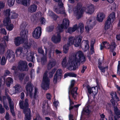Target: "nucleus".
Wrapping results in <instances>:
<instances>
[{"instance_id": "f257e3e1", "label": "nucleus", "mask_w": 120, "mask_h": 120, "mask_svg": "<svg viewBox=\"0 0 120 120\" xmlns=\"http://www.w3.org/2000/svg\"><path fill=\"white\" fill-rule=\"evenodd\" d=\"M73 58L70 60L68 67L69 70H75L78 69L81 64H84L86 60V57L82 52L79 51L73 55Z\"/></svg>"}, {"instance_id": "f03ea898", "label": "nucleus", "mask_w": 120, "mask_h": 120, "mask_svg": "<svg viewBox=\"0 0 120 120\" xmlns=\"http://www.w3.org/2000/svg\"><path fill=\"white\" fill-rule=\"evenodd\" d=\"M19 107L20 109L23 110V113L25 114L26 119L25 120H30L31 119V111L29 108V101L26 98L24 101L20 100L19 102Z\"/></svg>"}, {"instance_id": "7ed1b4c3", "label": "nucleus", "mask_w": 120, "mask_h": 120, "mask_svg": "<svg viewBox=\"0 0 120 120\" xmlns=\"http://www.w3.org/2000/svg\"><path fill=\"white\" fill-rule=\"evenodd\" d=\"M82 39L81 36H79V38L75 39L74 37H70L69 38V42L67 45H65L63 47V52L65 54L67 53L69 49V47L70 44H73L76 47L80 46L81 44Z\"/></svg>"}, {"instance_id": "20e7f679", "label": "nucleus", "mask_w": 120, "mask_h": 120, "mask_svg": "<svg viewBox=\"0 0 120 120\" xmlns=\"http://www.w3.org/2000/svg\"><path fill=\"white\" fill-rule=\"evenodd\" d=\"M48 72H45L43 77V80L41 85V87L43 89L46 91L49 88L50 79L48 77Z\"/></svg>"}, {"instance_id": "39448f33", "label": "nucleus", "mask_w": 120, "mask_h": 120, "mask_svg": "<svg viewBox=\"0 0 120 120\" xmlns=\"http://www.w3.org/2000/svg\"><path fill=\"white\" fill-rule=\"evenodd\" d=\"M115 19V12H113L109 15L105 23L104 29L105 30H107L110 28L111 23H112Z\"/></svg>"}, {"instance_id": "423d86ee", "label": "nucleus", "mask_w": 120, "mask_h": 120, "mask_svg": "<svg viewBox=\"0 0 120 120\" xmlns=\"http://www.w3.org/2000/svg\"><path fill=\"white\" fill-rule=\"evenodd\" d=\"M17 68L21 71H27L29 69L27 63L24 60H20L19 62Z\"/></svg>"}, {"instance_id": "0eeeda50", "label": "nucleus", "mask_w": 120, "mask_h": 120, "mask_svg": "<svg viewBox=\"0 0 120 120\" xmlns=\"http://www.w3.org/2000/svg\"><path fill=\"white\" fill-rule=\"evenodd\" d=\"M70 22L67 18L64 19L62 22V24L60 25H59L58 27V29L60 32L63 31V29H67L69 25Z\"/></svg>"}, {"instance_id": "6e6552de", "label": "nucleus", "mask_w": 120, "mask_h": 120, "mask_svg": "<svg viewBox=\"0 0 120 120\" xmlns=\"http://www.w3.org/2000/svg\"><path fill=\"white\" fill-rule=\"evenodd\" d=\"M82 5L79 3L77 4L75 8L74 12L76 13L78 19L80 18L82 16L84 10L81 8Z\"/></svg>"}, {"instance_id": "1a4fd4ad", "label": "nucleus", "mask_w": 120, "mask_h": 120, "mask_svg": "<svg viewBox=\"0 0 120 120\" xmlns=\"http://www.w3.org/2000/svg\"><path fill=\"white\" fill-rule=\"evenodd\" d=\"M44 102H44L43 103L42 112L44 115H45L48 114L49 112L52 110L49 106V104L48 103V101L47 100L45 101Z\"/></svg>"}, {"instance_id": "9d476101", "label": "nucleus", "mask_w": 120, "mask_h": 120, "mask_svg": "<svg viewBox=\"0 0 120 120\" xmlns=\"http://www.w3.org/2000/svg\"><path fill=\"white\" fill-rule=\"evenodd\" d=\"M26 25L24 23H22L20 26V29L22 30L20 33L21 36L24 37V38H26L27 37V35L28 31L27 30H25Z\"/></svg>"}, {"instance_id": "9b49d317", "label": "nucleus", "mask_w": 120, "mask_h": 120, "mask_svg": "<svg viewBox=\"0 0 120 120\" xmlns=\"http://www.w3.org/2000/svg\"><path fill=\"white\" fill-rule=\"evenodd\" d=\"M41 27L38 26L35 28L32 33L33 37L35 38L39 39L42 33Z\"/></svg>"}, {"instance_id": "f8f14e48", "label": "nucleus", "mask_w": 120, "mask_h": 120, "mask_svg": "<svg viewBox=\"0 0 120 120\" xmlns=\"http://www.w3.org/2000/svg\"><path fill=\"white\" fill-rule=\"evenodd\" d=\"M10 21V17H7L4 20L3 23L4 25L6 26V28L8 30L11 31L13 29L14 26L12 24H11L9 25Z\"/></svg>"}, {"instance_id": "ddd939ff", "label": "nucleus", "mask_w": 120, "mask_h": 120, "mask_svg": "<svg viewBox=\"0 0 120 120\" xmlns=\"http://www.w3.org/2000/svg\"><path fill=\"white\" fill-rule=\"evenodd\" d=\"M21 37H17L15 38L14 43L16 46H19L21 44H22L26 40H27V37L26 38L24 37L21 36Z\"/></svg>"}, {"instance_id": "4468645a", "label": "nucleus", "mask_w": 120, "mask_h": 120, "mask_svg": "<svg viewBox=\"0 0 120 120\" xmlns=\"http://www.w3.org/2000/svg\"><path fill=\"white\" fill-rule=\"evenodd\" d=\"M110 95L112 99L110 100V101L114 105L116 101H119V98L117 96V94L115 92L112 91L111 92Z\"/></svg>"}, {"instance_id": "2eb2a0df", "label": "nucleus", "mask_w": 120, "mask_h": 120, "mask_svg": "<svg viewBox=\"0 0 120 120\" xmlns=\"http://www.w3.org/2000/svg\"><path fill=\"white\" fill-rule=\"evenodd\" d=\"M5 95L6 96L7 99L8 101L11 112L12 113L13 112H14V104L13 102L12 101V99L6 93Z\"/></svg>"}, {"instance_id": "dca6fc26", "label": "nucleus", "mask_w": 120, "mask_h": 120, "mask_svg": "<svg viewBox=\"0 0 120 120\" xmlns=\"http://www.w3.org/2000/svg\"><path fill=\"white\" fill-rule=\"evenodd\" d=\"M26 90L27 92H29V96L30 97L32 98H33V94L32 91L33 90V87L31 84L30 83H27L26 86Z\"/></svg>"}, {"instance_id": "f3484780", "label": "nucleus", "mask_w": 120, "mask_h": 120, "mask_svg": "<svg viewBox=\"0 0 120 120\" xmlns=\"http://www.w3.org/2000/svg\"><path fill=\"white\" fill-rule=\"evenodd\" d=\"M71 89L70 88L69 89V93L71 94L72 97L74 100H76L77 99L76 97L78 95L77 90L78 88L77 87H76L73 88L71 90Z\"/></svg>"}, {"instance_id": "a211bd4d", "label": "nucleus", "mask_w": 120, "mask_h": 120, "mask_svg": "<svg viewBox=\"0 0 120 120\" xmlns=\"http://www.w3.org/2000/svg\"><path fill=\"white\" fill-rule=\"evenodd\" d=\"M62 72L61 69H59L56 71V73L55 74L53 78V81L55 84L57 83V80L59 77H60L62 74Z\"/></svg>"}, {"instance_id": "6ab92c4d", "label": "nucleus", "mask_w": 120, "mask_h": 120, "mask_svg": "<svg viewBox=\"0 0 120 120\" xmlns=\"http://www.w3.org/2000/svg\"><path fill=\"white\" fill-rule=\"evenodd\" d=\"M61 39V37L60 35L58 34L56 36L55 35H53L52 36L51 40L53 43L56 44L60 41Z\"/></svg>"}, {"instance_id": "aec40b11", "label": "nucleus", "mask_w": 120, "mask_h": 120, "mask_svg": "<svg viewBox=\"0 0 120 120\" xmlns=\"http://www.w3.org/2000/svg\"><path fill=\"white\" fill-rule=\"evenodd\" d=\"M114 105L112 104L113 107V110L114 112L116 115L114 117H116L117 118H120V110L116 106H115V103L114 104Z\"/></svg>"}, {"instance_id": "412c9836", "label": "nucleus", "mask_w": 120, "mask_h": 120, "mask_svg": "<svg viewBox=\"0 0 120 120\" xmlns=\"http://www.w3.org/2000/svg\"><path fill=\"white\" fill-rule=\"evenodd\" d=\"M56 64L55 61L53 60H49L47 65V69L49 70H50Z\"/></svg>"}, {"instance_id": "4be33fe9", "label": "nucleus", "mask_w": 120, "mask_h": 120, "mask_svg": "<svg viewBox=\"0 0 120 120\" xmlns=\"http://www.w3.org/2000/svg\"><path fill=\"white\" fill-rule=\"evenodd\" d=\"M37 9V6L35 4L30 6L28 8V11L31 13H32L36 12Z\"/></svg>"}, {"instance_id": "5701e85b", "label": "nucleus", "mask_w": 120, "mask_h": 120, "mask_svg": "<svg viewBox=\"0 0 120 120\" xmlns=\"http://www.w3.org/2000/svg\"><path fill=\"white\" fill-rule=\"evenodd\" d=\"M105 17V15L103 13H99L97 15V20L99 22H102Z\"/></svg>"}, {"instance_id": "b1692460", "label": "nucleus", "mask_w": 120, "mask_h": 120, "mask_svg": "<svg viewBox=\"0 0 120 120\" xmlns=\"http://www.w3.org/2000/svg\"><path fill=\"white\" fill-rule=\"evenodd\" d=\"M15 55L14 53L11 50H8L6 54V58L7 59H10V58Z\"/></svg>"}, {"instance_id": "393cba45", "label": "nucleus", "mask_w": 120, "mask_h": 120, "mask_svg": "<svg viewBox=\"0 0 120 120\" xmlns=\"http://www.w3.org/2000/svg\"><path fill=\"white\" fill-rule=\"evenodd\" d=\"M15 53L17 56H20L23 54V48L21 47L17 48L16 49Z\"/></svg>"}, {"instance_id": "a878e982", "label": "nucleus", "mask_w": 120, "mask_h": 120, "mask_svg": "<svg viewBox=\"0 0 120 120\" xmlns=\"http://www.w3.org/2000/svg\"><path fill=\"white\" fill-rule=\"evenodd\" d=\"M35 57L34 56V54L31 53L30 55H28L26 57L27 60L29 62H34V60Z\"/></svg>"}, {"instance_id": "bb28decb", "label": "nucleus", "mask_w": 120, "mask_h": 120, "mask_svg": "<svg viewBox=\"0 0 120 120\" xmlns=\"http://www.w3.org/2000/svg\"><path fill=\"white\" fill-rule=\"evenodd\" d=\"M12 78L11 77H8L6 79V84L8 87H10L11 84H12L13 82Z\"/></svg>"}, {"instance_id": "cd10ccee", "label": "nucleus", "mask_w": 120, "mask_h": 120, "mask_svg": "<svg viewBox=\"0 0 120 120\" xmlns=\"http://www.w3.org/2000/svg\"><path fill=\"white\" fill-rule=\"evenodd\" d=\"M110 45L111 48L110 49V51L111 52H113L116 48L117 45L115 41H113L111 43Z\"/></svg>"}, {"instance_id": "c85d7f7f", "label": "nucleus", "mask_w": 120, "mask_h": 120, "mask_svg": "<svg viewBox=\"0 0 120 120\" xmlns=\"http://www.w3.org/2000/svg\"><path fill=\"white\" fill-rule=\"evenodd\" d=\"M31 2L30 0H23L21 4L26 7L29 6Z\"/></svg>"}, {"instance_id": "c756f323", "label": "nucleus", "mask_w": 120, "mask_h": 120, "mask_svg": "<svg viewBox=\"0 0 120 120\" xmlns=\"http://www.w3.org/2000/svg\"><path fill=\"white\" fill-rule=\"evenodd\" d=\"M15 90L14 92L15 93H18L20 91L21 87L18 84H16L15 86L14 87Z\"/></svg>"}, {"instance_id": "7c9ffc66", "label": "nucleus", "mask_w": 120, "mask_h": 120, "mask_svg": "<svg viewBox=\"0 0 120 120\" xmlns=\"http://www.w3.org/2000/svg\"><path fill=\"white\" fill-rule=\"evenodd\" d=\"M41 64L44 65L47 61L46 56L45 55H43L42 57L41 58Z\"/></svg>"}, {"instance_id": "2f4dec72", "label": "nucleus", "mask_w": 120, "mask_h": 120, "mask_svg": "<svg viewBox=\"0 0 120 120\" xmlns=\"http://www.w3.org/2000/svg\"><path fill=\"white\" fill-rule=\"evenodd\" d=\"M61 64L62 66L63 67H65L66 66L67 64L66 57H64L63 59L62 62Z\"/></svg>"}, {"instance_id": "473e14b6", "label": "nucleus", "mask_w": 120, "mask_h": 120, "mask_svg": "<svg viewBox=\"0 0 120 120\" xmlns=\"http://www.w3.org/2000/svg\"><path fill=\"white\" fill-rule=\"evenodd\" d=\"M102 44L104 45H106V46H105V48L106 49H110L111 47L110 45L109 42L106 41H103L102 42Z\"/></svg>"}, {"instance_id": "72a5a7b5", "label": "nucleus", "mask_w": 120, "mask_h": 120, "mask_svg": "<svg viewBox=\"0 0 120 120\" xmlns=\"http://www.w3.org/2000/svg\"><path fill=\"white\" fill-rule=\"evenodd\" d=\"M79 28L80 30V33L82 34L83 32L84 26L83 24L82 23H80L79 25Z\"/></svg>"}, {"instance_id": "f704fd0d", "label": "nucleus", "mask_w": 120, "mask_h": 120, "mask_svg": "<svg viewBox=\"0 0 120 120\" xmlns=\"http://www.w3.org/2000/svg\"><path fill=\"white\" fill-rule=\"evenodd\" d=\"M25 75V74L24 73H19L18 76L19 80L21 81H22Z\"/></svg>"}, {"instance_id": "c9c22d12", "label": "nucleus", "mask_w": 120, "mask_h": 120, "mask_svg": "<svg viewBox=\"0 0 120 120\" xmlns=\"http://www.w3.org/2000/svg\"><path fill=\"white\" fill-rule=\"evenodd\" d=\"M85 49H88L89 48V41L88 40L84 41V45Z\"/></svg>"}, {"instance_id": "e433bc0d", "label": "nucleus", "mask_w": 120, "mask_h": 120, "mask_svg": "<svg viewBox=\"0 0 120 120\" xmlns=\"http://www.w3.org/2000/svg\"><path fill=\"white\" fill-rule=\"evenodd\" d=\"M49 15L50 16H51L54 20H56L57 19V16L52 12H51Z\"/></svg>"}, {"instance_id": "4c0bfd02", "label": "nucleus", "mask_w": 120, "mask_h": 120, "mask_svg": "<svg viewBox=\"0 0 120 120\" xmlns=\"http://www.w3.org/2000/svg\"><path fill=\"white\" fill-rule=\"evenodd\" d=\"M56 70V68H54L52 69L51 71L49 73V77L50 78H51L53 77V74Z\"/></svg>"}, {"instance_id": "58836bf2", "label": "nucleus", "mask_w": 120, "mask_h": 120, "mask_svg": "<svg viewBox=\"0 0 120 120\" xmlns=\"http://www.w3.org/2000/svg\"><path fill=\"white\" fill-rule=\"evenodd\" d=\"M15 0H8V5L10 7L13 6L14 4Z\"/></svg>"}, {"instance_id": "ea45409f", "label": "nucleus", "mask_w": 120, "mask_h": 120, "mask_svg": "<svg viewBox=\"0 0 120 120\" xmlns=\"http://www.w3.org/2000/svg\"><path fill=\"white\" fill-rule=\"evenodd\" d=\"M11 69L12 70H14V73L15 74H16L18 72V69L16 66H13L12 67Z\"/></svg>"}, {"instance_id": "a19ab883", "label": "nucleus", "mask_w": 120, "mask_h": 120, "mask_svg": "<svg viewBox=\"0 0 120 120\" xmlns=\"http://www.w3.org/2000/svg\"><path fill=\"white\" fill-rule=\"evenodd\" d=\"M31 46V44L27 42H25L24 44V47L25 49H30Z\"/></svg>"}, {"instance_id": "79ce46f5", "label": "nucleus", "mask_w": 120, "mask_h": 120, "mask_svg": "<svg viewBox=\"0 0 120 120\" xmlns=\"http://www.w3.org/2000/svg\"><path fill=\"white\" fill-rule=\"evenodd\" d=\"M33 120H43V119L39 114H37L36 115L35 118L33 119Z\"/></svg>"}, {"instance_id": "37998d69", "label": "nucleus", "mask_w": 120, "mask_h": 120, "mask_svg": "<svg viewBox=\"0 0 120 120\" xmlns=\"http://www.w3.org/2000/svg\"><path fill=\"white\" fill-rule=\"evenodd\" d=\"M86 88L87 89L88 92L90 94L92 93H94V91L92 90V88L90 87L89 85L86 86Z\"/></svg>"}, {"instance_id": "c03bdc74", "label": "nucleus", "mask_w": 120, "mask_h": 120, "mask_svg": "<svg viewBox=\"0 0 120 120\" xmlns=\"http://www.w3.org/2000/svg\"><path fill=\"white\" fill-rule=\"evenodd\" d=\"M6 60L5 57L3 56L1 60V65H4L6 63Z\"/></svg>"}, {"instance_id": "a18cd8bd", "label": "nucleus", "mask_w": 120, "mask_h": 120, "mask_svg": "<svg viewBox=\"0 0 120 120\" xmlns=\"http://www.w3.org/2000/svg\"><path fill=\"white\" fill-rule=\"evenodd\" d=\"M38 52L39 54H41L43 55H44V51L41 47H39L38 48Z\"/></svg>"}, {"instance_id": "49530a36", "label": "nucleus", "mask_w": 120, "mask_h": 120, "mask_svg": "<svg viewBox=\"0 0 120 120\" xmlns=\"http://www.w3.org/2000/svg\"><path fill=\"white\" fill-rule=\"evenodd\" d=\"M5 51L4 45L2 44H0V52H3Z\"/></svg>"}, {"instance_id": "de8ad7c7", "label": "nucleus", "mask_w": 120, "mask_h": 120, "mask_svg": "<svg viewBox=\"0 0 120 120\" xmlns=\"http://www.w3.org/2000/svg\"><path fill=\"white\" fill-rule=\"evenodd\" d=\"M83 111L84 112L87 113L88 114H89L91 112V110L89 109L87 107H86Z\"/></svg>"}, {"instance_id": "09e8293b", "label": "nucleus", "mask_w": 120, "mask_h": 120, "mask_svg": "<svg viewBox=\"0 0 120 120\" xmlns=\"http://www.w3.org/2000/svg\"><path fill=\"white\" fill-rule=\"evenodd\" d=\"M10 9H6L4 11L5 14L7 16H8V17H9L10 15Z\"/></svg>"}, {"instance_id": "8fccbe9b", "label": "nucleus", "mask_w": 120, "mask_h": 120, "mask_svg": "<svg viewBox=\"0 0 120 120\" xmlns=\"http://www.w3.org/2000/svg\"><path fill=\"white\" fill-rule=\"evenodd\" d=\"M5 112L4 109L3 107L2 104H0V113L2 114Z\"/></svg>"}, {"instance_id": "3c124183", "label": "nucleus", "mask_w": 120, "mask_h": 120, "mask_svg": "<svg viewBox=\"0 0 120 120\" xmlns=\"http://www.w3.org/2000/svg\"><path fill=\"white\" fill-rule=\"evenodd\" d=\"M98 68L101 70V72H105V69H106V67H105L102 66V65L101 66H98Z\"/></svg>"}, {"instance_id": "603ef678", "label": "nucleus", "mask_w": 120, "mask_h": 120, "mask_svg": "<svg viewBox=\"0 0 120 120\" xmlns=\"http://www.w3.org/2000/svg\"><path fill=\"white\" fill-rule=\"evenodd\" d=\"M10 74L11 72L8 70H6L5 71L4 75L2 76H4L5 78L6 76L9 75Z\"/></svg>"}, {"instance_id": "864d4df0", "label": "nucleus", "mask_w": 120, "mask_h": 120, "mask_svg": "<svg viewBox=\"0 0 120 120\" xmlns=\"http://www.w3.org/2000/svg\"><path fill=\"white\" fill-rule=\"evenodd\" d=\"M54 28V26H50L47 28V30L49 32H51Z\"/></svg>"}, {"instance_id": "5fc2aeb1", "label": "nucleus", "mask_w": 120, "mask_h": 120, "mask_svg": "<svg viewBox=\"0 0 120 120\" xmlns=\"http://www.w3.org/2000/svg\"><path fill=\"white\" fill-rule=\"evenodd\" d=\"M68 75L69 77H76L77 76L76 74L73 72L69 73Z\"/></svg>"}, {"instance_id": "6e6d98bb", "label": "nucleus", "mask_w": 120, "mask_h": 120, "mask_svg": "<svg viewBox=\"0 0 120 120\" xmlns=\"http://www.w3.org/2000/svg\"><path fill=\"white\" fill-rule=\"evenodd\" d=\"M78 27L77 25V24H75L74 25L72 28V30L73 32L77 30L78 28Z\"/></svg>"}, {"instance_id": "4d7b16f0", "label": "nucleus", "mask_w": 120, "mask_h": 120, "mask_svg": "<svg viewBox=\"0 0 120 120\" xmlns=\"http://www.w3.org/2000/svg\"><path fill=\"white\" fill-rule=\"evenodd\" d=\"M75 83V81L74 80H72L71 82V85L69 89L72 88L74 86Z\"/></svg>"}, {"instance_id": "13d9d810", "label": "nucleus", "mask_w": 120, "mask_h": 120, "mask_svg": "<svg viewBox=\"0 0 120 120\" xmlns=\"http://www.w3.org/2000/svg\"><path fill=\"white\" fill-rule=\"evenodd\" d=\"M40 22L41 24H45V19L43 17H42L41 18Z\"/></svg>"}, {"instance_id": "bf43d9fd", "label": "nucleus", "mask_w": 120, "mask_h": 120, "mask_svg": "<svg viewBox=\"0 0 120 120\" xmlns=\"http://www.w3.org/2000/svg\"><path fill=\"white\" fill-rule=\"evenodd\" d=\"M55 11L58 14H62L64 12V11H61L60 9L57 8H55Z\"/></svg>"}, {"instance_id": "052dcab7", "label": "nucleus", "mask_w": 120, "mask_h": 120, "mask_svg": "<svg viewBox=\"0 0 120 120\" xmlns=\"http://www.w3.org/2000/svg\"><path fill=\"white\" fill-rule=\"evenodd\" d=\"M94 8H90L88 11V13L91 14L94 11Z\"/></svg>"}, {"instance_id": "680f3d73", "label": "nucleus", "mask_w": 120, "mask_h": 120, "mask_svg": "<svg viewBox=\"0 0 120 120\" xmlns=\"http://www.w3.org/2000/svg\"><path fill=\"white\" fill-rule=\"evenodd\" d=\"M49 114L53 117H54L56 115V114L55 112L51 110L49 112Z\"/></svg>"}, {"instance_id": "e2e57ef3", "label": "nucleus", "mask_w": 120, "mask_h": 120, "mask_svg": "<svg viewBox=\"0 0 120 120\" xmlns=\"http://www.w3.org/2000/svg\"><path fill=\"white\" fill-rule=\"evenodd\" d=\"M117 72H119L120 75V61H118V64L117 67Z\"/></svg>"}, {"instance_id": "0e129e2a", "label": "nucleus", "mask_w": 120, "mask_h": 120, "mask_svg": "<svg viewBox=\"0 0 120 120\" xmlns=\"http://www.w3.org/2000/svg\"><path fill=\"white\" fill-rule=\"evenodd\" d=\"M2 79H3V80H4V81H5V78H4V76H0V87L2 86Z\"/></svg>"}, {"instance_id": "69168bd1", "label": "nucleus", "mask_w": 120, "mask_h": 120, "mask_svg": "<svg viewBox=\"0 0 120 120\" xmlns=\"http://www.w3.org/2000/svg\"><path fill=\"white\" fill-rule=\"evenodd\" d=\"M38 89L37 88H35V89L34 92V99L36 98V95L38 92Z\"/></svg>"}, {"instance_id": "338daca9", "label": "nucleus", "mask_w": 120, "mask_h": 120, "mask_svg": "<svg viewBox=\"0 0 120 120\" xmlns=\"http://www.w3.org/2000/svg\"><path fill=\"white\" fill-rule=\"evenodd\" d=\"M59 6L60 8H62L64 7V4L61 1L59 2H58Z\"/></svg>"}, {"instance_id": "774afa93", "label": "nucleus", "mask_w": 120, "mask_h": 120, "mask_svg": "<svg viewBox=\"0 0 120 120\" xmlns=\"http://www.w3.org/2000/svg\"><path fill=\"white\" fill-rule=\"evenodd\" d=\"M87 67L86 66L83 65L82 66V69L81 71V72L83 73L85 71V70L87 69Z\"/></svg>"}]
</instances>
